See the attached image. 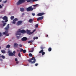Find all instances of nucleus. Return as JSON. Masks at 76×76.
<instances>
[{"instance_id":"obj_1","label":"nucleus","mask_w":76,"mask_h":76,"mask_svg":"<svg viewBox=\"0 0 76 76\" xmlns=\"http://www.w3.org/2000/svg\"><path fill=\"white\" fill-rule=\"evenodd\" d=\"M9 25V24H8L7 25V26L4 28V29L6 30V31H5L3 33V34L5 35H6V37L8 36L9 35V34H7L9 32V29L10 28Z\"/></svg>"},{"instance_id":"obj_2","label":"nucleus","mask_w":76,"mask_h":76,"mask_svg":"<svg viewBox=\"0 0 76 76\" xmlns=\"http://www.w3.org/2000/svg\"><path fill=\"white\" fill-rule=\"evenodd\" d=\"M26 0L27 2H32V1L31 0H19V1L17 3V5H20L21 4L23 3H25V1Z\"/></svg>"},{"instance_id":"obj_3","label":"nucleus","mask_w":76,"mask_h":76,"mask_svg":"<svg viewBox=\"0 0 76 76\" xmlns=\"http://www.w3.org/2000/svg\"><path fill=\"white\" fill-rule=\"evenodd\" d=\"M28 61L29 63L31 62L32 64H34L35 63V62L36 61V59L35 57H33L32 58L28 60Z\"/></svg>"},{"instance_id":"obj_4","label":"nucleus","mask_w":76,"mask_h":76,"mask_svg":"<svg viewBox=\"0 0 76 76\" xmlns=\"http://www.w3.org/2000/svg\"><path fill=\"white\" fill-rule=\"evenodd\" d=\"M2 19L3 20H5V21H2V23H4V22H8V20H7V17L6 16H4L3 17Z\"/></svg>"},{"instance_id":"obj_5","label":"nucleus","mask_w":76,"mask_h":76,"mask_svg":"<svg viewBox=\"0 0 76 76\" xmlns=\"http://www.w3.org/2000/svg\"><path fill=\"white\" fill-rule=\"evenodd\" d=\"M34 10V9L32 7V6L29 7L27 8V10L28 12L29 11H32Z\"/></svg>"},{"instance_id":"obj_6","label":"nucleus","mask_w":76,"mask_h":76,"mask_svg":"<svg viewBox=\"0 0 76 76\" xmlns=\"http://www.w3.org/2000/svg\"><path fill=\"white\" fill-rule=\"evenodd\" d=\"M8 53V55L9 56H15V55L13 54V53H12V52L10 51H9Z\"/></svg>"},{"instance_id":"obj_7","label":"nucleus","mask_w":76,"mask_h":76,"mask_svg":"<svg viewBox=\"0 0 76 76\" xmlns=\"http://www.w3.org/2000/svg\"><path fill=\"white\" fill-rule=\"evenodd\" d=\"M21 35V32L20 31V29L18 30V31L16 33V35Z\"/></svg>"},{"instance_id":"obj_8","label":"nucleus","mask_w":76,"mask_h":76,"mask_svg":"<svg viewBox=\"0 0 76 76\" xmlns=\"http://www.w3.org/2000/svg\"><path fill=\"white\" fill-rule=\"evenodd\" d=\"M22 23V21H19L17 22V26H19V25H20Z\"/></svg>"},{"instance_id":"obj_9","label":"nucleus","mask_w":76,"mask_h":76,"mask_svg":"<svg viewBox=\"0 0 76 76\" xmlns=\"http://www.w3.org/2000/svg\"><path fill=\"white\" fill-rule=\"evenodd\" d=\"M26 32L27 34H28L29 35H31L32 34V33L31 32L30 30H27L26 31Z\"/></svg>"},{"instance_id":"obj_10","label":"nucleus","mask_w":76,"mask_h":76,"mask_svg":"<svg viewBox=\"0 0 76 76\" xmlns=\"http://www.w3.org/2000/svg\"><path fill=\"white\" fill-rule=\"evenodd\" d=\"M18 19L17 18H15L13 20V22H12V23L13 24H15L16 23V21H18Z\"/></svg>"},{"instance_id":"obj_11","label":"nucleus","mask_w":76,"mask_h":76,"mask_svg":"<svg viewBox=\"0 0 76 76\" xmlns=\"http://www.w3.org/2000/svg\"><path fill=\"white\" fill-rule=\"evenodd\" d=\"M45 14V13L44 12H42V13H40L37 14V16H43V15H44Z\"/></svg>"},{"instance_id":"obj_12","label":"nucleus","mask_w":76,"mask_h":76,"mask_svg":"<svg viewBox=\"0 0 76 76\" xmlns=\"http://www.w3.org/2000/svg\"><path fill=\"white\" fill-rule=\"evenodd\" d=\"M23 41H26L28 39V38L25 37H24L21 39Z\"/></svg>"},{"instance_id":"obj_13","label":"nucleus","mask_w":76,"mask_h":76,"mask_svg":"<svg viewBox=\"0 0 76 76\" xmlns=\"http://www.w3.org/2000/svg\"><path fill=\"white\" fill-rule=\"evenodd\" d=\"M18 46H19V45H18L16 43H15L14 44V47H17V48H18Z\"/></svg>"},{"instance_id":"obj_14","label":"nucleus","mask_w":76,"mask_h":76,"mask_svg":"<svg viewBox=\"0 0 76 76\" xmlns=\"http://www.w3.org/2000/svg\"><path fill=\"white\" fill-rule=\"evenodd\" d=\"M20 31L22 34H25V33H26V31L23 29L20 30Z\"/></svg>"},{"instance_id":"obj_15","label":"nucleus","mask_w":76,"mask_h":76,"mask_svg":"<svg viewBox=\"0 0 76 76\" xmlns=\"http://www.w3.org/2000/svg\"><path fill=\"white\" fill-rule=\"evenodd\" d=\"M29 22L30 23H32V22H34V20L30 19L29 20Z\"/></svg>"},{"instance_id":"obj_16","label":"nucleus","mask_w":76,"mask_h":76,"mask_svg":"<svg viewBox=\"0 0 76 76\" xmlns=\"http://www.w3.org/2000/svg\"><path fill=\"white\" fill-rule=\"evenodd\" d=\"M25 9L23 8H20V10L21 12H24Z\"/></svg>"},{"instance_id":"obj_17","label":"nucleus","mask_w":76,"mask_h":76,"mask_svg":"<svg viewBox=\"0 0 76 76\" xmlns=\"http://www.w3.org/2000/svg\"><path fill=\"white\" fill-rule=\"evenodd\" d=\"M34 42V40H30L28 42V43H32V42Z\"/></svg>"},{"instance_id":"obj_18","label":"nucleus","mask_w":76,"mask_h":76,"mask_svg":"<svg viewBox=\"0 0 76 76\" xmlns=\"http://www.w3.org/2000/svg\"><path fill=\"white\" fill-rule=\"evenodd\" d=\"M1 52H2V53H3V54H4V53H6V51H5V50H1Z\"/></svg>"},{"instance_id":"obj_19","label":"nucleus","mask_w":76,"mask_h":76,"mask_svg":"<svg viewBox=\"0 0 76 76\" xmlns=\"http://www.w3.org/2000/svg\"><path fill=\"white\" fill-rule=\"evenodd\" d=\"M34 50V48H31V50H30V52H33Z\"/></svg>"},{"instance_id":"obj_20","label":"nucleus","mask_w":76,"mask_h":76,"mask_svg":"<svg viewBox=\"0 0 76 76\" xmlns=\"http://www.w3.org/2000/svg\"><path fill=\"white\" fill-rule=\"evenodd\" d=\"M43 52L44 50H43V49H42L39 52V53H42V52Z\"/></svg>"},{"instance_id":"obj_21","label":"nucleus","mask_w":76,"mask_h":76,"mask_svg":"<svg viewBox=\"0 0 76 76\" xmlns=\"http://www.w3.org/2000/svg\"><path fill=\"white\" fill-rule=\"evenodd\" d=\"M11 20H13L14 18H15V17L13 16H11L10 17Z\"/></svg>"},{"instance_id":"obj_22","label":"nucleus","mask_w":76,"mask_h":76,"mask_svg":"<svg viewBox=\"0 0 76 76\" xmlns=\"http://www.w3.org/2000/svg\"><path fill=\"white\" fill-rule=\"evenodd\" d=\"M10 45H7V46L6 47V48H10Z\"/></svg>"},{"instance_id":"obj_23","label":"nucleus","mask_w":76,"mask_h":76,"mask_svg":"<svg viewBox=\"0 0 76 76\" xmlns=\"http://www.w3.org/2000/svg\"><path fill=\"white\" fill-rule=\"evenodd\" d=\"M39 18H40V20H42V19H43L44 18V17L43 16H42L39 17Z\"/></svg>"},{"instance_id":"obj_24","label":"nucleus","mask_w":76,"mask_h":76,"mask_svg":"<svg viewBox=\"0 0 76 76\" xmlns=\"http://www.w3.org/2000/svg\"><path fill=\"white\" fill-rule=\"evenodd\" d=\"M23 50L22 48H20V52L22 53Z\"/></svg>"},{"instance_id":"obj_25","label":"nucleus","mask_w":76,"mask_h":76,"mask_svg":"<svg viewBox=\"0 0 76 76\" xmlns=\"http://www.w3.org/2000/svg\"><path fill=\"white\" fill-rule=\"evenodd\" d=\"M48 50L49 52L51 51V48H49Z\"/></svg>"},{"instance_id":"obj_26","label":"nucleus","mask_w":76,"mask_h":76,"mask_svg":"<svg viewBox=\"0 0 76 76\" xmlns=\"http://www.w3.org/2000/svg\"><path fill=\"white\" fill-rule=\"evenodd\" d=\"M18 56L20 57H21V55H20V53H19L18 54Z\"/></svg>"},{"instance_id":"obj_27","label":"nucleus","mask_w":76,"mask_h":76,"mask_svg":"<svg viewBox=\"0 0 76 76\" xmlns=\"http://www.w3.org/2000/svg\"><path fill=\"white\" fill-rule=\"evenodd\" d=\"M0 57H2V58L3 59L5 58V57H4V56L3 55L0 56Z\"/></svg>"},{"instance_id":"obj_28","label":"nucleus","mask_w":76,"mask_h":76,"mask_svg":"<svg viewBox=\"0 0 76 76\" xmlns=\"http://www.w3.org/2000/svg\"><path fill=\"white\" fill-rule=\"evenodd\" d=\"M6 25V23H4L3 24V26H4L5 25Z\"/></svg>"},{"instance_id":"obj_29","label":"nucleus","mask_w":76,"mask_h":76,"mask_svg":"<svg viewBox=\"0 0 76 76\" xmlns=\"http://www.w3.org/2000/svg\"><path fill=\"white\" fill-rule=\"evenodd\" d=\"M23 52V53H26V50H24Z\"/></svg>"},{"instance_id":"obj_30","label":"nucleus","mask_w":76,"mask_h":76,"mask_svg":"<svg viewBox=\"0 0 76 76\" xmlns=\"http://www.w3.org/2000/svg\"><path fill=\"white\" fill-rule=\"evenodd\" d=\"M29 57H32V54L30 53L29 54Z\"/></svg>"},{"instance_id":"obj_31","label":"nucleus","mask_w":76,"mask_h":76,"mask_svg":"<svg viewBox=\"0 0 76 76\" xmlns=\"http://www.w3.org/2000/svg\"><path fill=\"white\" fill-rule=\"evenodd\" d=\"M37 21H39V20H41L40 19L39 17L37 18Z\"/></svg>"},{"instance_id":"obj_32","label":"nucleus","mask_w":76,"mask_h":76,"mask_svg":"<svg viewBox=\"0 0 76 76\" xmlns=\"http://www.w3.org/2000/svg\"><path fill=\"white\" fill-rule=\"evenodd\" d=\"M16 37H17V39H19V38H20V36H17Z\"/></svg>"},{"instance_id":"obj_33","label":"nucleus","mask_w":76,"mask_h":76,"mask_svg":"<svg viewBox=\"0 0 76 76\" xmlns=\"http://www.w3.org/2000/svg\"><path fill=\"white\" fill-rule=\"evenodd\" d=\"M32 15H33V16H34L35 15V14L34 13H32Z\"/></svg>"},{"instance_id":"obj_34","label":"nucleus","mask_w":76,"mask_h":76,"mask_svg":"<svg viewBox=\"0 0 76 76\" xmlns=\"http://www.w3.org/2000/svg\"><path fill=\"white\" fill-rule=\"evenodd\" d=\"M38 0H33L32 1V2L33 1V2H34V1H37Z\"/></svg>"},{"instance_id":"obj_35","label":"nucleus","mask_w":76,"mask_h":76,"mask_svg":"<svg viewBox=\"0 0 76 76\" xmlns=\"http://www.w3.org/2000/svg\"><path fill=\"white\" fill-rule=\"evenodd\" d=\"M35 27L36 28H38V24H37L36 25Z\"/></svg>"},{"instance_id":"obj_36","label":"nucleus","mask_w":76,"mask_h":76,"mask_svg":"<svg viewBox=\"0 0 76 76\" xmlns=\"http://www.w3.org/2000/svg\"><path fill=\"white\" fill-rule=\"evenodd\" d=\"M19 46L20 47H22V45L21 44H20L19 45Z\"/></svg>"},{"instance_id":"obj_37","label":"nucleus","mask_w":76,"mask_h":76,"mask_svg":"<svg viewBox=\"0 0 76 76\" xmlns=\"http://www.w3.org/2000/svg\"><path fill=\"white\" fill-rule=\"evenodd\" d=\"M7 2V0H6L5 1H3V3H6Z\"/></svg>"},{"instance_id":"obj_38","label":"nucleus","mask_w":76,"mask_h":76,"mask_svg":"<svg viewBox=\"0 0 76 76\" xmlns=\"http://www.w3.org/2000/svg\"><path fill=\"white\" fill-rule=\"evenodd\" d=\"M38 5V4H36V5H33V6H34V7H37V6Z\"/></svg>"},{"instance_id":"obj_39","label":"nucleus","mask_w":76,"mask_h":76,"mask_svg":"<svg viewBox=\"0 0 76 76\" xmlns=\"http://www.w3.org/2000/svg\"><path fill=\"white\" fill-rule=\"evenodd\" d=\"M45 52H42V56H44V54H45Z\"/></svg>"},{"instance_id":"obj_40","label":"nucleus","mask_w":76,"mask_h":76,"mask_svg":"<svg viewBox=\"0 0 76 76\" xmlns=\"http://www.w3.org/2000/svg\"><path fill=\"white\" fill-rule=\"evenodd\" d=\"M38 64H35V66H38Z\"/></svg>"},{"instance_id":"obj_41","label":"nucleus","mask_w":76,"mask_h":76,"mask_svg":"<svg viewBox=\"0 0 76 76\" xmlns=\"http://www.w3.org/2000/svg\"><path fill=\"white\" fill-rule=\"evenodd\" d=\"M3 7L1 5H0V9H2Z\"/></svg>"},{"instance_id":"obj_42","label":"nucleus","mask_w":76,"mask_h":76,"mask_svg":"<svg viewBox=\"0 0 76 76\" xmlns=\"http://www.w3.org/2000/svg\"><path fill=\"white\" fill-rule=\"evenodd\" d=\"M35 31H36V29H35L33 31V32H32V33H33V32H35Z\"/></svg>"},{"instance_id":"obj_43","label":"nucleus","mask_w":76,"mask_h":76,"mask_svg":"<svg viewBox=\"0 0 76 76\" xmlns=\"http://www.w3.org/2000/svg\"><path fill=\"white\" fill-rule=\"evenodd\" d=\"M15 51L14 50L13 51V54H15Z\"/></svg>"},{"instance_id":"obj_44","label":"nucleus","mask_w":76,"mask_h":76,"mask_svg":"<svg viewBox=\"0 0 76 76\" xmlns=\"http://www.w3.org/2000/svg\"><path fill=\"white\" fill-rule=\"evenodd\" d=\"M15 61H18V59H17V58H16L15 59Z\"/></svg>"},{"instance_id":"obj_45","label":"nucleus","mask_w":76,"mask_h":76,"mask_svg":"<svg viewBox=\"0 0 76 76\" xmlns=\"http://www.w3.org/2000/svg\"><path fill=\"white\" fill-rule=\"evenodd\" d=\"M40 48L41 50H42L43 49H44V48L42 47H41Z\"/></svg>"},{"instance_id":"obj_46","label":"nucleus","mask_w":76,"mask_h":76,"mask_svg":"<svg viewBox=\"0 0 76 76\" xmlns=\"http://www.w3.org/2000/svg\"><path fill=\"white\" fill-rule=\"evenodd\" d=\"M38 37H36V38H35L36 39H38Z\"/></svg>"},{"instance_id":"obj_47","label":"nucleus","mask_w":76,"mask_h":76,"mask_svg":"<svg viewBox=\"0 0 76 76\" xmlns=\"http://www.w3.org/2000/svg\"><path fill=\"white\" fill-rule=\"evenodd\" d=\"M16 64H18L19 63V61H17V62H16Z\"/></svg>"},{"instance_id":"obj_48","label":"nucleus","mask_w":76,"mask_h":76,"mask_svg":"<svg viewBox=\"0 0 76 76\" xmlns=\"http://www.w3.org/2000/svg\"><path fill=\"white\" fill-rule=\"evenodd\" d=\"M1 36V33H0V37Z\"/></svg>"},{"instance_id":"obj_49","label":"nucleus","mask_w":76,"mask_h":76,"mask_svg":"<svg viewBox=\"0 0 76 76\" xmlns=\"http://www.w3.org/2000/svg\"><path fill=\"white\" fill-rule=\"evenodd\" d=\"M22 16H23V15H25V14H24V13H23V14H22Z\"/></svg>"},{"instance_id":"obj_50","label":"nucleus","mask_w":76,"mask_h":76,"mask_svg":"<svg viewBox=\"0 0 76 76\" xmlns=\"http://www.w3.org/2000/svg\"><path fill=\"white\" fill-rule=\"evenodd\" d=\"M35 37H34V38H33V39H34V40H35Z\"/></svg>"},{"instance_id":"obj_51","label":"nucleus","mask_w":76,"mask_h":76,"mask_svg":"<svg viewBox=\"0 0 76 76\" xmlns=\"http://www.w3.org/2000/svg\"><path fill=\"white\" fill-rule=\"evenodd\" d=\"M2 1V0H0V2H1Z\"/></svg>"},{"instance_id":"obj_52","label":"nucleus","mask_w":76,"mask_h":76,"mask_svg":"<svg viewBox=\"0 0 76 76\" xmlns=\"http://www.w3.org/2000/svg\"><path fill=\"white\" fill-rule=\"evenodd\" d=\"M48 35H46V37H48Z\"/></svg>"},{"instance_id":"obj_53","label":"nucleus","mask_w":76,"mask_h":76,"mask_svg":"<svg viewBox=\"0 0 76 76\" xmlns=\"http://www.w3.org/2000/svg\"><path fill=\"white\" fill-rule=\"evenodd\" d=\"M2 5L3 6H4V4H2Z\"/></svg>"},{"instance_id":"obj_54","label":"nucleus","mask_w":76,"mask_h":76,"mask_svg":"<svg viewBox=\"0 0 76 76\" xmlns=\"http://www.w3.org/2000/svg\"><path fill=\"white\" fill-rule=\"evenodd\" d=\"M0 49H1V47L0 46Z\"/></svg>"},{"instance_id":"obj_55","label":"nucleus","mask_w":76,"mask_h":76,"mask_svg":"<svg viewBox=\"0 0 76 76\" xmlns=\"http://www.w3.org/2000/svg\"><path fill=\"white\" fill-rule=\"evenodd\" d=\"M17 51H19V50H17Z\"/></svg>"},{"instance_id":"obj_56","label":"nucleus","mask_w":76,"mask_h":76,"mask_svg":"<svg viewBox=\"0 0 76 76\" xmlns=\"http://www.w3.org/2000/svg\"><path fill=\"white\" fill-rule=\"evenodd\" d=\"M26 66H27V65H25Z\"/></svg>"},{"instance_id":"obj_57","label":"nucleus","mask_w":76,"mask_h":76,"mask_svg":"<svg viewBox=\"0 0 76 76\" xmlns=\"http://www.w3.org/2000/svg\"><path fill=\"white\" fill-rule=\"evenodd\" d=\"M1 56V54H0V56Z\"/></svg>"},{"instance_id":"obj_58","label":"nucleus","mask_w":76,"mask_h":76,"mask_svg":"<svg viewBox=\"0 0 76 76\" xmlns=\"http://www.w3.org/2000/svg\"><path fill=\"white\" fill-rule=\"evenodd\" d=\"M2 60V59H1V61Z\"/></svg>"}]
</instances>
